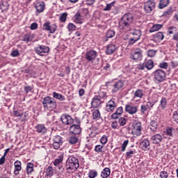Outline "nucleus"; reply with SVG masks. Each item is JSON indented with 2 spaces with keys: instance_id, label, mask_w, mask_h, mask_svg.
Masks as SVG:
<instances>
[{
  "instance_id": "1",
  "label": "nucleus",
  "mask_w": 178,
  "mask_h": 178,
  "mask_svg": "<svg viewBox=\"0 0 178 178\" xmlns=\"http://www.w3.org/2000/svg\"><path fill=\"white\" fill-rule=\"evenodd\" d=\"M134 17L133 14L128 13L124 14L119 22V29L120 30H126L130 27V24L133 23Z\"/></svg>"
},
{
  "instance_id": "2",
  "label": "nucleus",
  "mask_w": 178,
  "mask_h": 178,
  "mask_svg": "<svg viewBox=\"0 0 178 178\" xmlns=\"http://www.w3.org/2000/svg\"><path fill=\"white\" fill-rule=\"evenodd\" d=\"M42 104L44 111H55V109H56V106H58L56 104V100L51 96L44 97Z\"/></svg>"
},
{
  "instance_id": "3",
  "label": "nucleus",
  "mask_w": 178,
  "mask_h": 178,
  "mask_svg": "<svg viewBox=\"0 0 178 178\" xmlns=\"http://www.w3.org/2000/svg\"><path fill=\"white\" fill-rule=\"evenodd\" d=\"M65 167L67 170H76L79 169L80 168L79 159L73 156H69L66 161Z\"/></svg>"
},
{
  "instance_id": "4",
  "label": "nucleus",
  "mask_w": 178,
  "mask_h": 178,
  "mask_svg": "<svg viewBox=\"0 0 178 178\" xmlns=\"http://www.w3.org/2000/svg\"><path fill=\"white\" fill-rule=\"evenodd\" d=\"M141 30L140 29H133L130 32V38L129 39V45H134L137 41L141 38Z\"/></svg>"
},
{
  "instance_id": "5",
  "label": "nucleus",
  "mask_w": 178,
  "mask_h": 178,
  "mask_svg": "<svg viewBox=\"0 0 178 178\" xmlns=\"http://www.w3.org/2000/svg\"><path fill=\"white\" fill-rule=\"evenodd\" d=\"M155 83H163L166 80V72L158 69L152 73Z\"/></svg>"
},
{
  "instance_id": "6",
  "label": "nucleus",
  "mask_w": 178,
  "mask_h": 178,
  "mask_svg": "<svg viewBox=\"0 0 178 178\" xmlns=\"http://www.w3.org/2000/svg\"><path fill=\"white\" fill-rule=\"evenodd\" d=\"M49 47L45 46L44 44H39L38 47H35V52L40 56H47L49 54Z\"/></svg>"
},
{
  "instance_id": "7",
  "label": "nucleus",
  "mask_w": 178,
  "mask_h": 178,
  "mask_svg": "<svg viewBox=\"0 0 178 178\" xmlns=\"http://www.w3.org/2000/svg\"><path fill=\"white\" fill-rule=\"evenodd\" d=\"M130 58L135 62H140L143 59V50L140 48L136 49L131 51Z\"/></svg>"
},
{
  "instance_id": "8",
  "label": "nucleus",
  "mask_w": 178,
  "mask_h": 178,
  "mask_svg": "<svg viewBox=\"0 0 178 178\" xmlns=\"http://www.w3.org/2000/svg\"><path fill=\"white\" fill-rule=\"evenodd\" d=\"M64 156H65V153L60 152V153H58L57 158L53 162L54 165L56 166V168H58V170H60L61 172L65 170L63 167L62 165H60L62 162H63Z\"/></svg>"
},
{
  "instance_id": "9",
  "label": "nucleus",
  "mask_w": 178,
  "mask_h": 178,
  "mask_svg": "<svg viewBox=\"0 0 178 178\" xmlns=\"http://www.w3.org/2000/svg\"><path fill=\"white\" fill-rule=\"evenodd\" d=\"M42 29L44 31H49L50 34H55V31L58 30V26L55 24H51L49 22H46L43 24Z\"/></svg>"
},
{
  "instance_id": "10",
  "label": "nucleus",
  "mask_w": 178,
  "mask_h": 178,
  "mask_svg": "<svg viewBox=\"0 0 178 178\" xmlns=\"http://www.w3.org/2000/svg\"><path fill=\"white\" fill-rule=\"evenodd\" d=\"M132 134L134 136H141V130H143V127L141 126V122H138L132 124Z\"/></svg>"
},
{
  "instance_id": "11",
  "label": "nucleus",
  "mask_w": 178,
  "mask_h": 178,
  "mask_svg": "<svg viewBox=\"0 0 178 178\" xmlns=\"http://www.w3.org/2000/svg\"><path fill=\"white\" fill-rule=\"evenodd\" d=\"M63 144V140L60 136L57 135L53 138L52 147L54 149H59Z\"/></svg>"
},
{
  "instance_id": "12",
  "label": "nucleus",
  "mask_w": 178,
  "mask_h": 178,
  "mask_svg": "<svg viewBox=\"0 0 178 178\" xmlns=\"http://www.w3.org/2000/svg\"><path fill=\"white\" fill-rule=\"evenodd\" d=\"M143 9L145 13H149L150 12H152V10L155 9V2L151 0L147 1L144 4Z\"/></svg>"
},
{
  "instance_id": "13",
  "label": "nucleus",
  "mask_w": 178,
  "mask_h": 178,
  "mask_svg": "<svg viewBox=\"0 0 178 178\" xmlns=\"http://www.w3.org/2000/svg\"><path fill=\"white\" fill-rule=\"evenodd\" d=\"M125 112L129 115H136L138 112V107L137 106H133L131 103L125 105Z\"/></svg>"
},
{
  "instance_id": "14",
  "label": "nucleus",
  "mask_w": 178,
  "mask_h": 178,
  "mask_svg": "<svg viewBox=\"0 0 178 178\" xmlns=\"http://www.w3.org/2000/svg\"><path fill=\"white\" fill-rule=\"evenodd\" d=\"M123 86H124V81L122 79H119L118 81H113V92H118L119 90H121V88H123Z\"/></svg>"
},
{
  "instance_id": "15",
  "label": "nucleus",
  "mask_w": 178,
  "mask_h": 178,
  "mask_svg": "<svg viewBox=\"0 0 178 178\" xmlns=\"http://www.w3.org/2000/svg\"><path fill=\"white\" fill-rule=\"evenodd\" d=\"M97 55V54L95 50H90L86 53L85 58L88 62H92V60H95Z\"/></svg>"
},
{
  "instance_id": "16",
  "label": "nucleus",
  "mask_w": 178,
  "mask_h": 178,
  "mask_svg": "<svg viewBox=\"0 0 178 178\" xmlns=\"http://www.w3.org/2000/svg\"><path fill=\"white\" fill-rule=\"evenodd\" d=\"M140 147L143 151H148L151 149V143H149V140L148 138L144 139L140 143Z\"/></svg>"
},
{
  "instance_id": "17",
  "label": "nucleus",
  "mask_w": 178,
  "mask_h": 178,
  "mask_svg": "<svg viewBox=\"0 0 178 178\" xmlns=\"http://www.w3.org/2000/svg\"><path fill=\"white\" fill-rule=\"evenodd\" d=\"M150 140L152 143V144L158 145L160 143H162V140H163V138L162 137V135L159 134H156L154 135H152L150 138Z\"/></svg>"
},
{
  "instance_id": "18",
  "label": "nucleus",
  "mask_w": 178,
  "mask_h": 178,
  "mask_svg": "<svg viewBox=\"0 0 178 178\" xmlns=\"http://www.w3.org/2000/svg\"><path fill=\"white\" fill-rule=\"evenodd\" d=\"M60 119L62 123H63V124H66L67 126L73 124V122H74V120L72 118V116L67 115H63Z\"/></svg>"
},
{
  "instance_id": "19",
  "label": "nucleus",
  "mask_w": 178,
  "mask_h": 178,
  "mask_svg": "<svg viewBox=\"0 0 178 178\" xmlns=\"http://www.w3.org/2000/svg\"><path fill=\"white\" fill-rule=\"evenodd\" d=\"M102 104V102L101 101V99L99 97L95 95L91 101V106L92 108H99Z\"/></svg>"
},
{
  "instance_id": "20",
  "label": "nucleus",
  "mask_w": 178,
  "mask_h": 178,
  "mask_svg": "<svg viewBox=\"0 0 178 178\" xmlns=\"http://www.w3.org/2000/svg\"><path fill=\"white\" fill-rule=\"evenodd\" d=\"M35 9H36L37 13H42L45 9V2L37 1L35 3Z\"/></svg>"
},
{
  "instance_id": "21",
  "label": "nucleus",
  "mask_w": 178,
  "mask_h": 178,
  "mask_svg": "<svg viewBox=\"0 0 178 178\" xmlns=\"http://www.w3.org/2000/svg\"><path fill=\"white\" fill-rule=\"evenodd\" d=\"M70 133H72L74 136L81 133V127L80 125L73 124L70 127Z\"/></svg>"
},
{
  "instance_id": "22",
  "label": "nucleus",
  "mask_w": 178,
  "mask_h": 178,
  "mask_svg": "<svg viewBox=\"0 0 178 178\" xmlns=\"http://www.w3.org/2000/svg\"><path fill=\"white\" fill-rule=\"evenodd\" d=\"M35 131H37V133H40V134H45V133L47 131V127L42 124H38L35 126Z\"/></svg>"
},
{
  "instance_id": "23",
  "label": "nucleus",
  "mask_w": 178,
  "mask_h": 178,
  "mask_svg": "<svg viewBox=\"0 0 178 178\" xmlns=\"http://www.w3.org/2000/svg\"><path fill=\"white\" fill-rule=\"evenodd\" d=\"M123 114V107L120 106L117 108L115 112L112 114V119H119Z\"/></svg>"
},
{
  "instance_id": "24",
  "label": "nucleus",
  "mask_w": 178,
  "mask_h": 178,
  "mask_svg": "<svg viewBox=\"0 0 178 178\" xmlns=\"http://www.w3.org/2000/svg\"><path fill=\"white\" fill-rule=\"evenodd\" d=\"M14 175H15V176H17V175H19V172L22 170V161L17 160L14 163Z\"/></svg>"
},
{
  "instance_id": "25",
  "label": "nucleus",
  "mask_w": 178,
  "mask_h": 178,
  "mask_svg": "<svg viewBox=\"0 0 178 178\" xmlns=\"http://www.w3.org/2000/svg\"><path fill=\"white\" fill-rule=\"evenodd\" d=\"M73 21L76 24H83L84 23V19L81 17V14L80 13H76L73 17Z\"/></svg>"
},
{
  "instance_id": "26",
  "label": "nucleus",
  "mask_w": 178,
  "mask_h": 178,
  "mask_svg": "<svg viewBox=\"0 0 178 178\" xmlns=\"http://www.w3.org/2000/svg\"><path fill=\"white\" fill-rule=\"evenodd\" d=\"M163 38H165V35H163V33L162 32H158L153 35V40L155 42H161Z\"/></svg>"
},
{
  "instance_id": "27",
  "label": "nucleus",
  "mask_w": 178,
  "mask_h": 178,
  "mask_svg": "<svg viewBox=\"0 0 178 178\" xmlns=\"http://www.w3.org/2000/svg\"><path fill=\"white\" fill-rule=\"evenodd\" d=\"M159 108H161L162 111H165L168 108V99L166 97H162L160 100Z\"/></svg>"
},
{
  "instance_id": "28",
  "label": "nucleus",
  "mask_w": 178,
  "mask_h": 178,
  "mask_svg": "<svg viewBox=\"0 0 178 178\" xmlns=\"http://www.w3.org/2000/svg\"><path fill=\"white\" fill-rule=\"evenodd\" d=\"M164 133L167 134L168 137H173V134L176 133V129L172 127H167Z\"/></svg>"
},
{
  "instance_id": "29",
  "label": "nucleus",
  "mask_w": 178,
  "mask_h": 178,
  "mask_svg": "<svg viewBox=\"0 0 178 178\" xmlns=\"http://www.w3.org/2000/svg\"><path fill=\"white\" fill-rule=\"evenodd\" d=\"M68 143L72 145L77 144L79 143V137L76 135H73L69 137Z\"/></svg>"
},
{
  "instance_id": "30",
  "label": "nucleus",
  "mask_w": 178,
  "mask_h": 178,
  "mask_svg": "<svg viewBox=\"0 0 178 178\" xmlns=\"http://www.w3.org/2000/svg\"><path fill=\"white\" fill-rule=\"evenodd\" d=\"M163 27V25L161 24H156L152 26L149 30V33H154V31H158V30H161Z\"/></svg>"
},
{
  "instance_id": "31",
  "label": "nucleus",
  "mask_w": 178,
  "mask_h": 178,
  "mask_svg": "<svg viewBox=\"0 0 178 178\" xmlns=\"http://www.w3.org/2000/svg\"><path fill=\"white\" fill-rule=\"evenodd\" d=\"M53 97L55 99H58V101L63 102L66 99V97L64 95H62L61 94H59L56 92H53Z\"/></svg>"
},
{
  "instance_id": "32",
  "label": "nucleus",
  "mask_w": 178,
  "mask_h": 178,
  "mask_svg": "<svg viewBox=\"0 0 178 178\" xmlns=\"http://www.w3.org/2000/svg\"><path fill=\"white\" fill-rule=\"evenodd\" d=\"M151 131H156L158 129V122L156 120H152L149 123Z\"/></svg>"
},
{
  "instance_id": "33",
  "label": "nucleus",
  "mask_w": 178,
  "mask_h": 178,
  "mask_svg": "<svg viewBox=\"0 0 178 178\" xmlns=\"http://www.w3.org/2000/svg\"><path fill=\"white\" fill-rule=\"evenodd\" d=\"M169 3H170V0H160L159 9H163V8H166Z\"/></svg>"
},
{
  "instance_id": "34",
  "label": "nucleus",
  "mask_w": 178,
  "mask_h": 178,
  "mask_svg": "<svg viewBox=\"0 0 178 178\" xmlns=\"http://www.w3.org/2000/svg\"><path fill=\"white\" fill-rule=\"evenodd\" d=\"M111 175V169H109L108 168H104L101 173V176L103 178H107L109 177V176Z\"/></svg>"
},
{
  "instance_id": "35",
  "label": "nucleus",
  "mask_w": 178,
  "mask_h": 178,
  "mask_svg": "<svg viewBox=\"0 0 178 178\" xmlns=\"http://www.w3.org/2000/svg\"><path fill=\"white\" fill-rule=\"evenodd\" d=\"M22 41H24V42H26V43L33 41V35H31V33L25 34L23 36Z\"/></svg>"
},
{
  "instance_id": "36",
  "label": "nucleus",
  "mask_w": 178,
  "mask_h": 178,
  "mask_svg": "<svg viewBox=\"0 0 178 178\" xmlns=\"http://www.w3.org/2000/svg\"><path fill=\"white\" fill-rule=\"evenodd\" d=\"M34 171V164L33 163H28L26 165V173L30 175Z\"/></svg>"
},
{
  "instance_id": "37",
  "label": "nucleus",
  "mask_w": 178,
  "mask_h": 178,
  "mask_svg": "<svg viewBox=\"0 0 178 178\" xmlns=\"http://www.w3.org/2000/svg\"><path fill=\"white\" fill-rule=\"evenodd\" d=\"M145 66L147 70H152L154 68V61L152 60H148L145 63Z\"/></svg>"
},
{
  "instance_id": "38",
  "label": "nucleus",
  "mask_w": 178,
  "mask_h": 178,
  "mask_svg": "<svg viewBox=\"0 0 178 178\" xmlns=\"http://www.w3.org/2000/svg\"><path fill=\"white\" fill-rule=\"evenodd\" d=\"M92 118L94 120H99L101 119V113L99 110H95L92 113Z\"/></svg>"
},
{
  "instance_id": "39",
  "label": "nucleus",
  "mask_w": 178,
  "mask_h": 178,
  "mask_svg": "<svg viewBox=\"0 0 178 178\" xmlns=\"http://www.w3.org/2000/svg\"><path fill=\"white\" fill-rule=\"evenodd\" d=\"M144 97V92L142 90L138 89L134 92V97L135 98H143Z\"/></svg>"
},
{
  "instance_id": "40",
  "label": "nucleus",
  "mask_w": 178,
  "mask_h": 178,
  "mask_svg": "<svg viewBox=\"0 0 178 178\" xmlns=\"http://www.w3.org/2000/svg\"><path fill=\"white\" fill-rule=\"evenodd\" d=\"M46 175L49 177H52V176H54V168H52V166H49L46 169Z\"/></svg>"
},
{
  "instance_id": "41",
  "label": "nucleus",
  "mask_w": 178,
  "mask_h": 178,
  "mask_svg": "<svg viewBox=\"0 0 178 178\" xmlns=\"http://www.w3.org/2000/svg\"><path fill=\"white\" fill-rule=\"evenodd\" d=\"M156 102H158L157 98H156L153 102H147L146 106L148 108V109H149V111H151V109H152V108H154V105H155V104H156Z\"/></svg>"
},
{
  "instance_id": "42",
  "label": "nucleus",
  "mask_w": 178,
  "mask_h": 178,
  "mask_svg": "<svg viewBox=\"0 0 178 178\" xmlns=\"http://www.w3.org/2000/svg\"><path fill=\"white\" fill-rule=\"evenodd\" d=\"M118 123L120 127L125 126L126 123H127V119L124 117H120L118 119Z\"/></svg>"
},
{
  "instance_id": "43",
  "label": "nucleus",
  "mask_w": 178,
  "mask_h": 178,
  "mask_svg": "<svg viewBox=\"0 0 178 178\" xmlns=\"http://www.w3.org/2000/svg\"><path fill=\"white\" fill-rule=\"evenodd\" d=\"M98 176V172L95 170H90L88 172L89 178H95Z\"/></svg>"
},
{
  "instance_id": "44",
  "label": "nucleus",
  "mask_w": 178,
  "mask_h": 178,
  "mask_svg": "<svg viewBox=\"0 0 178 178\" xmlns=\"http://www.w3.org/2000/svg\"><path fill=\"white\" fill-rule=\"evenodd\" d=\"M95 152L99 154V152H104V145H97L95 147Z\"/></svg>"
},
{
  "instance_id": "45",
  "label": "nucleus",
  "mask_w": 178,
  "mask_h": 178,
  "mask_svg": "<svg viewBox=\"0 0 178 178\" xmlns=\"http://www.w3.org/2000/svg\"><path fill=\"white\" fill-rule=\"evenodd\" d=\"M172 13H173V10H172V8H170L163 13V16L164 17H169V16H172Z\"/></svg>"
},
{
  "instance_id": "46",
  "label": "nucleus",
  "mask_w": 178,
  "mask_h": 178,
  "mask_svg": "<svg viewBox=\"0 0 178 178\" xmlns=\"http://www.w3.org/2000/svg\"><path fill=\"white\" fill-rule=\"evenodd\" d=\"M106 112H112V99H110L106 105Z\"/></svg>"
},
{
  "instance_id": "47",
  "label": "nucleus",
  "mask_w": 178,
  "mask_h": 178,
  "mask_svg": "<svg viewBox=\"0 0 178 178\" xmlns=\"http://www.w3.org/2000/svg\"><path fill=\"white\" fill-rule=\"evenodd\" d=\"M168 33L169 35L173 34L174 33H176L177 31V28L175 26H171L168 28Z\"/></svg>"
},
{
  "instance_id": "48",
  "label": "nucleus",
  "mask_w": 178,
  "mask_h": 178,
  "mask_svg": "<svg viewBox=\"0 0 178 178\" xmlns=\"http://www.w3.org/2000/svg\"><path fill=\"white\" fill-rule=\"evenodd\" d=\"M97 97H99V98L100 99H101V98H103V99H106V98H108L109 96H108L105 92L100 91L99 92V95H97Z\"/></svg>"
},
{
  "instance_id": "49",
  "label": "nucleus",
  "mask_w": 178,
  "mask_h": 178,
  "mask_svg": "<svg viewBox=\"0 0 178 178\" xmlns=\"http://www.w3.org/2000/svg\"><path fill=\"white\" fill-rule=\"evenodd\" d=\"M34 87L33 86H24V90L26 92V94H29V92H31L33 91Z\"/></svg>"
},
{
  "instance_id": "50",
  "label": "nucleus",
  "mask_w": 178,
  "mask_h": 178,
  "mask_svg": "<svg viewBox=\"0 0 178 178\" xmlns=\"http://www.w3.org/2000/svg\"><path fill=\"white\" fill-rule=\"evenodd\" d=\"M22 116H24V120H25L26 122H27V120H29V119H30V111H25L23 113Z\"/></svg>"
},
{
  "instance_id": "51",
  "label": "nucleus",
  "mask_w": 178,
  "mask_h": 178,
  "mask_svg": "<svg viewBox=\"0 0 178 178\" xmlns=\"http://www.w3.org/2000/svg\"><path fill=\"white\" fill-rule=\"evenodd\" d=\"M67 29L70 31H75L76 26L73 23H69Z\"/></svg>"
},
{
  "instance_id": "52",
  "label": "nucleus",
  "mask_w": 178,
  "mask_h": 178,
  "mask_svg": "<svg viewBox=\"0 0 178 178\" xmlns=\"http://www.w3.org/2000/svg\"><path fill=\"white\" fill-rule=\"evenodd\" d=\"M13 113L15 118H21V116H23V113H22L20 111H13Z\"/></svg>"
},
{
  "instance_id": "53",
  "label": "nucleus",
  "mask_w": 178,
  "mask_h": 178,
  "mask_svg": "<svg viewBox=\"0 0 178 178\" xmlns=\"http://www.w3.org/2000/svg\"><path fill=\"white\" fill-rule=\"evenodd\" d=\"M129 145V140H124L122 145V152H124L126 151V147Z\"/></svg>"
},
{
  "instance_id": "54",
  "label": "nucleus",
  "mask_w": 178,
  "mask_h": 178,
  "mask_svg": "<svg viewBox=\"0 0 178 178\" xmlns=\"http://www.w3.org/2000/svg\"><path fill=\"white\" fill-rule=\"evenodd\" d=\"M147 56H149V58H154V56H155L156 51L153 50V49H150L147 51Z\"/></svg>"
},
{
  "instance_id": "55",
  "label": "nucleus",
  "mask_w": 178,
  "mask_h": 178,
  "mask_svg": "<svg viewBox=\"0 0 178 178\" xmlns=\"http://www.w3.org/2000/svg\"><path fill=\"white\" fill-rule=\"evenodd\" d=\"M67 18V13H63L60 17V22H62L63 23H65V22H66V19Z\"/></svg>"
},
{
  "instance_id": "56",
  "label": "nucleus",
  "mask_w": 178,
  "mask_h": 178,
  "mask_svg": "<svg viewBox=\"0 0 178 178\" xmlns=\"http://www.w3.org/2000/svg\"><path fill=\"white\" fill-rule=\"evenodd\" d=\"M168 66H169V65L166 62L160 63L159 65V67L161 69H168Z\"/></svg>"
},
{
  "instance_id": "57",
  "label": "nucleus",
  "mask_w": 178,
  "mask_h": 178,
  "mask_svg": "<svg viewBox=\"0 0 178 178\" xmlns=\"http://www.w3.org/2000/svg\"><path fill=\"white\" fill-rule=\"evenodd\" d=\"M106 54L107 55H112V44L107 45Z\"/></svg>"
},
{
  "instance_id": "58",
  "label": "nucleus",
  "mask_w": 178,
  "mask_h": 178,
  "mask_svg": "<svg viewBox=\"0 0 178 178\" xmlns=\"http://www.w3.org/2000/svg\"><path fill=\"white\" fill-rule=\"evenodd\" d=\"M172 120L175 123H178V113H177V111H174L173 112Z\"/></svg>"
},
{
  "instance_id": "59",
  "label": "nucleus",
  "mask_w": 178,
  "mask_h": 178,
  "mask_svg": "<svg viewBox=\"0 0 178 178\" xmlns=\"http://www.w3.org/2000/svg\"><path fill=\"white\" fill-rule=\"evenodd\" d=\"M160 177L161 178H168L169 177V173L166 171H161L160 172Z\"/></svg>"
},
{
  "instance_id": "60",
  "label": "nucleus",
  "mask_w": 178,
  "mask_h": 178,
  "mask_svg": "<svg viewBox=\"0 0 178 178\" xmlns=\"http://www.w3.org/2000/svg\"><path fill=\"white\" fill-rule=\"evenodd\" d=\"M100 143L101 144H102V145H104V144H106V143H108V137H106V136H103L100 138Z\"/></svg>"
},
{
  "instance_id": "61",
  "label": "nucleus",
  "mask_w": 178,
  "mask_h": 178,
  "mask_svg": "<svg viewBox=\"0 0 178 178\" xmlns=\"http://www.w3.org/2000/svg\"><path fill=\"white\" fill-rule=\"evenodd\" d=\"M147 109H148V107H147V106L141 105L140 106V112H141L142 115H145V112H147Z\"/></svg>"
},
{
  "instance_id": "62",
  "label": "nucleus",
  "mask_w": 178,
  "mask_h": 178,
  "mask_svg": "<svg viewBox=\"0 0 178 178\" xmlns=\"http://www.w3.org/2000/svg\"><path fill=\"white\" fill-rule=\"evenodd\" d=\"M137 69L138 70H145L146 67H145V63H140L137 65Z\"/></svg>"
},
{
  "instance_id": "63",
  "label": "nucleus",
  "mask_w": 178,
  "mask_h": 178,
  "mask_svg": "<svg viewBox=\"0 0 178 178\" xmlns=\"http://www.w3.org/2000/svg\"><path fill=\"white\" fill-rule=\"evenodd\" d=\"M1 9L2 10H8L9 9V5H8V3H3L1 5Z\"/></svg>"
},
{
  "instance_id": "64",
  "label": "nucleus",
  "mask_w": 178,
  "mask_h": 178,
  "mask_svg": "<svg viewBox=\"0 0 178 178\" xmlns=\"http://www.w3.org/2000/svg\"><path fill=\"white\" fill-rule=\"evenodd\" d=\"M178 66V60H174L171 61V67L172 69H175V67H177Z\"/></svg>"
}]
</instances>
